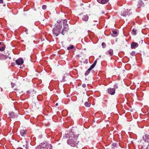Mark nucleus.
<instances>
[{
  "instance_id": "1",
  "label": "nucleus",
  "mask_w": 149,
  "mask_h": 149,
  "mask_svg": "<svg viewBox=\"0 0 149 149\" xmlns=\"http://www.w3.org/2000/svg\"><path fill=\"white\" fill-rule=\"evenodd\" d=\"M65 136L67 138H69L67 141V143L72 146L74 147L77 144V142H76L78 136L75 135L73 132H70L69 133L65 134Z\"/></svg>"
},
{
  "instance_id": "2",
  "label": "nucleus",
  "mask_w": 149,
  "mask_h": 149,
  "mask_svg": "<svg viewBox=\"0 0 149 149\" xmlns=\"http://www.w3.org/2000/svg\"><path fill=\"white\" fill-rule=\"evenodd\" d=\"M67 20L66 19H63V23L64 28L61 31V33L63 35H64L68 30V24L67 23Z\"/></svg>"
},
{
  "instance_id": "3",
  "label": "nucleus",
  "mask_w": 149,
  "mask_h": 149,
  "mask_svg": "<svg viewBox=\"0 0 149 149\" xmlns=\"http://www.w3.org/2000/svg\"><path fill=\"white\" fill-rule=\"evenodd\" d=\"M40 146L44 148L45 149H52V146L50 144H48L47 143L43 142L40 144Z\"/></svg>"
},
{
  "instance_id": "4",
  "label": "nucleus",
  "mask_w": 149,
  "mask_h": 149,
  "mask_svg": "<svg viewBox=\"0 0 149 149\" xmlns=\"http://www.w3.org/2000/svg\"><path fill=\"white\" fill-rule=\"evenodd\" d=\"M61 30L58 28V27L55 26L53 29V33L54 36H58L60 34Z\"/></svg>"
},
{
  "instance_id": "5",
  "label": "nucleus",
  "mask_w": 149,
  "mask_h": 149,
  "mask_svg": "<svg viewBox=\"0 0 149 149\" xmlns=\"http://www.w3.org/2000/svg\"><path fill=\"white\" fill-rule=\"evenodd\" d=\"M130 9H127L126 10L125 9L121 11V15L124 17L130 14Z\"/></svg>"
},
{
  "instance_id": "6",
  "label": "nucleus",
  "mask_w": 149,
  "mask_h": 149,
  "mask_svg": "<svg viewBox=\"0 0 149 149\" xmlns=\"http://www.w3.org/2000/svg\"><path fill=\"white\" fill-rule=\"evenodd\" d=\"M62 20H58L57 21V23L55 24V26L58 27V28L61 30L62 28Z\"/></svg>"
},
{
  "instance_id": "7",
  "label": "nucleus",
  "mask_w": 149,
  "mask_h": 149,
  "mask_svg": "<svg viewBox=\"0 0 149 149\" xmlns=\"http://www.w3.org/2000/svg\"><path fill=\"white\" fill-rule=\"evenodd\" d=\"M116 90L114 88H109L107 89L108 93L111 95H114L115 93Z\"/></svg>"
},
{
  "instance_id": "8",
  "label": "nucleus",
  "mask_w": 149,
  "mask_h": 149,
  "mask_svg": "<svg viewBox=\"0 0 149 149\" xmlns=\"http://www.w3.org/2000/svg\"><path fill=\"white\" fill-rule=\"evenodd\" d=\"M15 62L18 65H21L23 64L24 61L22 58H20L16 60Z\"/></svg>"
},
{
  "instance_id": "9",
  "label": "nucleus",
  "mask_w": 149,
  "mask_h": 149,
  "mask_svg": "<svg viewBox=\"0 0 149 149\" xmlns=\"http://www.w3.org/2000/svg\"><path fill=\"white\" fill-rule=\"evenodd\" d=\"M144 6V4L142 1L139 0L138 1L137 3V6L138 8H140L141 7H143Z\"/></svg>"
},
{
  "instance_id": "10",
  "label": "nucleus",
  "mask_w": 149,
  "mask_h": 149,
  "mask_svg": "<svg viewBox=\"0 0 149 149\" xmlns=\"http://www.w3.org/2000/svg\"><path fill=\"white\" fill-rule=\"evenodd\" d=\"M143 139L145 142H148L149 141V135H145L143 136Z\"/></svg>"
},
{
  "instance_id": "11",
  "label": "nucleus",
  "mask_w": 149,
  "mask_h": 149,
  "mask_svg": "<svg viewBox=\"0 0 149 149\" xmlns=\"http://www.w3.org/2000/svg\"><path fill=\"white\" fill-rule=\"evenodd\" d=\"M138 44L134 42H133L131 44V47L132 49H134L136 47H137L138 46Z\"/></svg>"
},
{
  "instance_id": "12",
  "label": "nucleus",
  "mask_w": 149,
  "mask_h": 149,
  "mask_svg": "<svg viewBox=\"0 0 149 149\" xmlns=\"http://www.w3.org/2000/svg\"><path fill=\"white\" fill-rule=\"evenodd\" d=\"M82 19L84 21H87L88 20V15H84L82 17Z\"/></svg>"
},
{
  "instance_id": "13",
  "label": "nucleus",
  "mask_w": 149,
  "mask_h": 149,
  "mask_svg": "<svg viewBox=\"0 0 149 149\" xmlns=\"http://www.w3.org/2000/svg\"><path fill=\"white\" fill-rule=\"evenodd\" d=\"M108 0H97V1L100 3L102 4H105Z\"/></svg>"
},
{
  "instance_id": "14",
  "label": "nucleus",
  "mask_w": 149,
  "mask_h": 149,
  "mask_svg": "<svg viewBox=\"0 0 149 149\" xmlns=\"http://www.w3.org/2000/svg\"><path fill=\"white\" fill-rule=\"evenodd\" d=\"M20 133L22 136H24L26 134V131L24 130H21Z\"/></svg>"
},
{
  "instance_id": "15",
  "label": "nucleus",
  "mask_w": 149,
  "mask_h": 149,
  "mask_svg": "<svg viewBox=\"0 0 149 149\" xmlns=\"http://www.w3.org/2000/svg\"><path fill=\"white\" fill-rule=\"evenodd\" d=\"M137 29H132V33L133 35H136Z\"/></svg>"
},
{
  "instance_id": "16",
  "label": "nucleus",
  "mask_w": 149,
  "mask_h": 149,
  "mask_svg": "<svg viewBox=\"0 0 149 149\" xmlns=\"http://www.w3.org/2000/svg\"><path fill=\"white\" fill-rule=\"evenodd\" d=\"M109 54L110 55V56H112L113 55V51L112 49H110L108 51Z\"/></svg>"
},
{
  "instance_id": "17",
  "label": "nucleus",
  "mask_w": 149,
  "mask_h": 149,
  "mask_svg": "<svg viewBox=\"0 0 149 149\" xmlns=\"http://www.w3.org/2000/svg\"><path fill=\"white\" fill-rule=\"evenodd\" d=\"M113 33L111 34V35L113 37H116L117 36V32L116 31H113Z\"/></svg>"
},
{
  "instance_id": "18",
  "label": "nucleus",
  "mask_w": 149,
  "mask_h": 149,
  "mask_svg": "<svg viewBox=\"0 0 149 149\" xmlns=\"http://www.w3.org/2000/svg\"><path fill=\"white\" fill-rule=\"evenodd\" d=\"M86 107H89L91 106V104L88 102H86L84 103Z\"/></svg>"
},
{
  "instance_id": "19",
  "label": "nucleus",
  "mask_w": 149,
  "mask_h": 149,
  "mask_svg": "<svg viewBox=\"0 0 149 149\" xmlns=\"http://www.w3.org/2000/svg\"><path fill=\"white\" fill-rule=\"evenodd\" d=\"M91 70H89V69H88L85 73V75L86 76L88 75L89 73Z\"/></svg>"
},
{
  "instance_id": "20",
  "label": "nucleus",
  "mask_w": 149,
  "mask_h": 149,
  "mask_svg": "<svg viewBox=\"0 0 149 149\" xmlns=\"http://www.w3.org/2000/svg\"><path fill=\"white\" fill-rule=\"evenodd\" d=\"M74 47V46L73 45H72L68 47L67 49L68 50H70L71 49H73Z\"/></svg>"
},
{
  "instance_id": "21",
  "label": "nucleus",
  "mask_w": 149,
  "mask_h": 149,
  "mask_svg": "<svg viewBox=\"0 0 149 149\" xmlns=\"http://www.w3.org/2000/svg\"><path fill=\"white\" fill-rule=\"evenodd\" d=\"M35 149H45L44 148H43L42 146H40V145L39 146L37 147Z\"/></svg>"
},
{
  "instance_id": "22",
  "label": "nucleus",
  "mask_w": 149,
  "mask_h": 149,
  "mask_svg": "<svg viewBox=\"0 0 149 149\" xmlns=\"http://www.w3.org/2000/svg\"><path fill=\"white\" fill-rule=\"evenodd\" d=\"M102 47L104 48L106 47V44L104 42H103L102 43Z\"/></svg>"
},
{
  "instance_id": "23",
  "label": "nucleus",
  "mask_w": 149,
  "mask_h": 149,
  "mask_svg": "<svg viewBox=\"0 0 149 149\" xmlns=\"http://www.w3.org/2000/svg\"><path fill=\"white\" fill-rule=\"evenodd\" d=\"M14 113L13 112H11L9 113V115L11 117V118H13V117L12 116L13 115Z\"/></svg>"
},
{
  "instance_id": "24",
  "label": "nucleus",
  "mask_w": 149,
  "mask_h": 149,
  "mask_svg": "<svg viewBox=\"0 0 149 149\" xmlns=\"http://www.w3.org/2000/svg\"><path fill=\"white\" fill-rule=\"evenodd\" d=\"M95 65H94L93 64L92 65H91V66L89 68V70H91L92 69H93L95 67Z\"/></svg>"
},
{
  "instance_id": "25",
  "label": "nucleus",
  "mask_w": 149,
  "mask_h": 149,
  "mask_svg": "<svg viewBox=\"0 0 149 149\" xmlns=\"http://www.w3.org/2000/svg\"><path fill=\"white\" fill-rule=\"evenodd\" d=\"M47 6L45 5H43L42 6V8L43 10H45L46 9Z\"/></svg>"
},
{
  "instance_id": "26",
  "label": "nucleus",
  "mask_w": 149,
  "mask_h": 149,
  "mask_svg": "<svg viewBox=\"0 0 149 149\" xmlns=\"http://www.w3.org/2000/svg\"><path fill=\"white\" fill-rule=\"evenodd\" d=\"M4 50V48L3 47H0V51H3Z\"/></svg>"
},
{
  "instance_id": "27",
  "label": "nucleus",
  "mask_w": 149,
  "mask_h": 149,
  "mask_svg": "<svg viewBox=\"0 0 149 149\" xmlns=\"http://www.w3.org/2000/svg\"><path fill=\"white\" fill-rule=\"evenodd\" d=\"M114 88H115V89H117L118 88V87L117 86V84H115L114 86Z\"/></svg>"
},
{
  "instance_id": "28",
  "label": "nucleus",
  "mask_w": 149,
  "mask_h": 149,
  "mask_svg": "<svg viewBox=\"0 0 149 149\" xmlns=\"http://www.w3.org/2000/svg\"><path fill=\"white\" fill-rule=\"evenodd\" d=\"M11 85L12 86V88H13L14 86L15 85V84L14 83H11Z\"/></svg>"
},
{
  "instance_id": "29",
  "label": "nucleus",
  "mask_w": 149,
  "mask_h": 149,
  "mask_svg": "<svg viewBox=\"0 0 149 149\" xmlns=\"http://www.w3.org/2000/svg\"><path fill=\"white\" fill-rule=\"evenodd\" d=\"M82 86L84 88H85L86 86V85L85 84H83L82 85Z\"/></svg>"
},
{
  "instance_id": "30",
  "label": "nucleus",
  "mask_w": 149,
  "mask_h": 149,
  "mask_svg": "<svg viewBox=\"0 0 149 149\" xmlns=\"http://www.w3.org/2000/svg\"><path fill=\"white\" fill-rule=\"evenodd\" d=\"M97 61H96H96H95L94 62V63H93V65H96V63H97Z\"/></svg>"
},
{
  "instance_id": "31",
  "label": "nucleus",
  "mask_w": 149,
  "mask_h": 149,
  "mask_svg": "<svg viewBox=\"0 0 149 149\" xmlns=\"http://www.w3.org/2000/svg\"><path fill=\"white\" fill-rule=\"evenodd\" d=\"M112 145L113 147H115L116 146V144L115 143H113L112 144Z\"/></svg>"
},
{
  "instance_id": "32",
  "label": "nucleus",
  "mask_w": 149,
  "mask_h": 149,
  "mask_svg": "<svg viewBox=\"0 0 149 149\" xmlns=\"http://www.w3.org/2000/svg\"><path fill=\"white\" fill-rule=\"evenodd\" d=\"M3 0H0V3L1 4L3 3Z\"/></svg>"
},
{
  "instance_id": "33",
  "label": "nucleus",
  "mask_w": 149,
  "mask_h": 149,
  "mask_svg": "<svg viewBox=\"0 0 149 149\" xmlns=\"http://www.w3.org/2000/svg\"><path fill=\"white\" fill-rule=\"evenodd\" d=\"M27 93L28 94H30L31 93V92L30 91H27Z\"/></svg>"
},
{
  "instance_id": "34",
  "label": "nucleus",
  "mask_w": 149,
  "mask_h": 149,
  "mask_svg": "<svg viewBox=\"0 0 149 149\" xmlns=\"http://www.w3.org/2000/svg\"><path fill=\"white\" fill-rule=\"evenodd\" d=\"M25 32H26V33H27V34L28 33H27V30H25Z\"/></svg>"
},
{
  "instance_id": "35",
  "label": "nucleus",
  "mask_w": 149,
  "mask_h": 149,
  "mask_svg": "<svg viewBox=\"0 0 149 149\" xmlns=\"http://www.w3.org/2000/svg\"><path fill=\"white\" fill-rule=\"evenodd\" d=\"M17 149H23L21 148H18Z\"/></svg>"
},
{
  "instance_id": "36",
  "label": "nucleus",
  "mask_w": 149,
  "mask_h": 149,
  "mask_svg": "<svg viewBox=\"0 0 149 149\" xmlns=\"http://www.w3.org/2000/svg\"><path fill=\"white\" fill-rule=\"evenodd\" d=\"M58 103H56V105L58 106Z\"/></svg>"
},
{
  "instance_id": "37",
  "label": "nucleus",
  "mask_w": 149,
  "mask_h": 149,
  "mask_svg": "<svg viewBox=\"0 0 149 149\" xmlns=\"http://www.w3.org/2000/svg\"><path fill=\"white\" fill-rule=\"evenodd\" d=\"M1 42H0V45H1Z\"/></svg>"
}]
</instances>
